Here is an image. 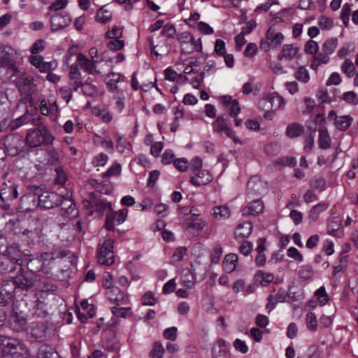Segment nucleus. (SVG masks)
Segmentation results:
<instances>
[{
	"instance_id": "1",
	"label": "nucleus",
	"mask_w": 358,
	"mask_h": 358,
	"mask_svg": "<svg viewBox=\"0 0 358 358\" xmlns=\"http://www.w3.org/2000/svg\"><path fill=\"white\" fill-rule=\"evenodd\" d=\"M34 129H29L26 136V143L31 148H37L41 145H49L55 140V137L48 128L43 124L38 122Z\"/></svg>"
},
{
	"instance_id": "2",
	"label": "nucleus",
	"mask_w": 358,
	"mask_h": 358,
	"mask_svg": "<svg viewBox=\"0 0 358 358\" xmlns=\"http://www.w3.org/2000/svg\"><path fill=\"white\" fill-rule=\"evenodd\" d=\"M26 305L27 303L23 300L17 301L13 303V314L10 317L9 324L10 327L16 331L26 329L29 316Z\"/></svg>"
},
{
	"instance_id": "3",
	"label": "nucleus",
	"mask_w": 358,
	"mask_h": 358,
	"mask_svg": "<svg viewBox=\"0 0 358 358\" xmlns=\"http://www.w3.org/2000/svg\"><path fill=\"white\" fill-rule=\"evenodd\" d=\"M0 348L7 353L20 354L22 358H29V351L20 341L6 336H0Z\"/></svg>"
},
{
	"instance_id": "4",
	"label": "nucleus",
	"mask_w": 358,
	"mask_h": 358,
	"mask_svg": "<svg viewBox=\"0 0 358 358\" xmlns=\"http://www.w3.org/2000/svg\"><path fill=\"white\" fill-rule=\"evenodd\" d=\"M38 206L41 209H51L59 206V195L54 192L43 190L41 186H36Z\"/></svg>"
},
{
	"instance_id": "5",
	"label": "nucleus",
	"mask_w": 358,
	"mask_h": 358,
	"mask_svg": "<svg viewBox=\"0 0 358 358\" xmlns=\"http://www.w3.org/2000/svg\"><path fill=\"white\" fill-rule=\"evenodd\" d=\"M36 185L26 186V192L20 197L18 209L21 212L27 213L38 208L35 190Z\"/></svg>"
},
{
	"instance_id": "6",
	"label": "nucleus",
	"mask_w": 358,
	"mask_h": 358,
	"mask_svg": "<svg viewBox=\"0 0 358 358\" xmlns=\"http://www.w3.org/2000/svg\"><path fill=\"white\" fill-rule=\"evenodd\" d=\"M18 91L22 96L28 98L36 92V85L31 76H26L24 73L13 80Z\"/></svg>"
},
{
	"instance_id": "7",
	"label": "nucleus",
	"mask_w": 358,
	"mask_h": 358,
	"mask_svg": "<svg viewBox=\"0 0 358 358\" xmlns=\"http://www.w3.org/2000/svg\"><path fill=\"white\" fill-rule=\"evenodd\" d=\"M17 185L8 180L2 183L0 189V199L3 201L1 207L7 210L10 208V202L17 199L18 196Z\"/></svg>"
},
{
	"instance_id": "8",
	"label": "nucleus",
	"mask_w": 358,
	"mask_h": 358,
	"mask_svg": "<svg viewBox=\"0 0 358 358\" xmlns=\"http://www.w3.org/2000/svg\"><path fill=\"white\" fill-rule=\"evenodd\" d=\"M99 246L97 255L98 262L102 265H112L115 262L113 241L110 238L106 239L103 243L99 244Z\"/></svg>"
},
{
	"instance_id": "9",
	"label": "nucleus",
	"mask_w": 358,
	"mask_h": 358,
	"mask_svg": "<svg viewBox=\"0 0 358 358\" xmlns=\"http://www.w3.org/2000/svg\"><path fill=\"white\" fill-rule=\"evenodd\" d=\"M38 273L30 269L27 271H22L20 274L13 278V280L16 287L28 289L35 287L36 282L38 280Z\"/></svg>"
},
{
	"instance_id": "10",
	"label": "nucleus",
	"mask_w": 358,
	"mask_h": 358,
	"mask_svg": "<svg viewBox=\"0 0 358 358\" xmlns=\"http://www.w3.org/2000/svg\"><path fill=\"white\" fill-rule=\"evenodd\" d=\"M128 210L127 208L121 209L118 211L108 210L106 216L105 227L110 231H113L115 224H121L127 220Z\"/></svg>"
},
{
	"instance_id": "11",
	"label": "nucleus",
	"mask_w": 358,
	"mask_h": 358,
	"mask_svg": "<svg viewBox=\"0 0 358 358\" xmlns=\"http://www.w3.org/2000/svg\"><path fill=\"white\" fill-rule=\"evenodd\" d=\"M77 63L80 68L85 72L92 75H101V71L97 69V64L100 62L98 59H90L84 54L80 53L77 57Z\"/></svg>"
},
{
	"instance_id": "12",
	"label": "nucleus",
	"mask_w": 358,
	"mask_h": 358,
	"mask_svg": "<svg viewBox=\"0 0 358 358\" xmlns=\"http://www.w3.org/2000/svg\"><path fill=\"white\" fill-rule=\"evenodd\" d=\"M3 145L10 155H15L23 148V137L18 134L8 135L4 138Z\"/></svg>"
},
{
	"instance_id": "13",
	"label": "nucleus",
	"mask_w": 358,
	"mask_h": 358,
	"mask_svg": "<svg viewBox=\"0 0 358 358\" xmlns=\"http://www.w3.org/2000/svg\"><path fill=\"white\" fill-rule=\"evenodd\" d=\"M16 288L13 279L2 280L0 282V303L3 306L8 304L13 297Z\"/></svg>"
},
{
	"instance_id": "14",
	"label": "nucleus",
	"mask_w": 358,
	"mask_h": 358,
	"mask_svg": "<svg viewBox=\"0 0 358 358\" xmlns=\"http://www.w3.org/2000/svg\"><path fill=\"white\" fill-rule=\"evenodd\" d=\"M71 18L68 13L61 12L52 15L50 17L51 30L57 31L69 26Z\"/></svg>"
},
{
	"instance_id": "15",
	"label": "nucleus",
	"mask_w": 358,
	"mask_h": 358,
	"mask_svg": "<svg viewBox=\"0 0 358 358\" xmlns=\"http://www.w3.org/2000/svg\"><path fill=\"white\" fill-rule=\"evenodd\" d=\"M101 346L108 352H113L118 348V340L115 333L112 329H108L103 334L101 341Z\"/></svg>"
},
{
	"instance_id": "16",
	"label": "nucleus",
	"mask_w": 358,
	"mask_h": 358,
	"mask_svg": "<svg viewBox=\"0 0 358 358\" xmlns=\"http://www.w3.org/2000/svg\"><path fill=\"white\" fill-rule=\"evenodd\" d=\"M106 296L115 305L120 306L127 303V299L124 294L117 287H113L106 290Z\"/></svg>"
},
{
	"instance_id": "17",
	"label": "nucleus",
	"mask_w": 358,
	"mask_h": 358,
	"mask_svg": "<svg viewBox=\"0 0 358 358\" xmlns=\"http://www.w3.org/2000/svg\"><path fill=\"white\" fill-rule=\"evenodd\" d=\"M38 122H39L31 114H24L11 121L8 127L11 131H13L23 125L31 124L35 126Z\"/></svg>"
},
{
	"instance_id": "18",
	"label": "nucleus",
	"mask_w": 358,
	"mask_h": 358,
	"mask_svg": "<svg viewBox=\"0 0 358 358\" xmlns=\"http://www.w3.org/2000/svg\"><path fill=\"white\" fill-rule=\"evenodd\" d=\"M92 195L93 194H90L91 201L88 202L87 206H90L91 208H94L95 210L101 215H103L107 209L108 210L112 209L110 202H107L105 199L96 198L95 196H92Z\"/></svg>"
},
{
	"instance_id": "19",
	"label": "nucleus",
	"mask_w": 358,
	"mask_h": 358,
	"mask_svg": "<svg viewBox=\"0 0 358 358\" xmlns=\"http://www.w3.org/2000/svg\"><path fill=\"white\" fill-rule=\"evenodd\" d=\"M35 289L42 292H55L57 287L44 276L38 274Z\"/></svg>"
},
{
	"instance_id": "20",
	"label": "nucleus",
	"mask_w": 358,
	"mask_h": 358,
	"mask_svg": "<svg viewBox=\"0 0 358 358\" xmlns=\"http://www.w3.org/2000/svg\"><path fill=\"white\" fill-rule=\"evenodd\" d=\"M299 50V47L296 44L284 45L278 56V60H292L297 55Z\"/></svg>"
},
{
	"instance_id": "21",
	"label": "nucleus",
	"mask_w": 358,
	"mask_h": 358,
	"mask_svg": "<svg viewBox=\"0 0 358 358\" xmlns=\"http://www.w3.org/2000/svg\"><path fill=\"white\" fill-rule=\"evenodd\" d=\"M263 209L264 204L262 201L259 199H256L249 203L248 206L241 210V212L243 216L257 215L262 213Z\"/></svg>"
},
{
	"instance_id": "22",
	"label": "nucleus",
	"mask_w": 358,
	"mask_h": 358,
	"mask_svg": "<svg viewBox=\"0 0 358 358\" xmlns=\"http://www.w3.org/2000/svg\"><path fill=\"white\" fill-rule=\"evenodd\" d=\"M213 180V176L206 170L199 171L195 176L190 179V182L194 186H201L210 183Z\"/></svg>"
},
{
	"instance_id": "23",
	"label": "nucleus",
	"mask_w": 358,
	"mask_h": 358,
	"mask_svg": "<svg viewBox=\"0 0 358 358\" xmlns=\"http://www.w3.org/2000/svg\"><path fill=\"white\" fill-rule=\"evenodd\" d=\"M213 358H228V346L224 339L220 338L217 341L215 345L212 350Z\"/></svg>"
},
{
	"instance_id": "24",
	"label": "nucleus",
	"mask_w": 358,
	"mask_h": 358,
	"mask_svg": "<svg viewBox=\"0 0 358 358\" xmlns=\"http://www.w3.org/2000/svg\"><path fill=\"white\" fill-rule=\"evenodd\" d=\"M266 38L268 39L271 48H278L284 41V36L281 32H276L273 27L267 30Z\"/></svg>"
},
{
	"instance_id": "25",
	"label": "nucleus",
	"mask_w": 358,
	"mask_h": 358,
	"mask_svg": "<svg viewBox=\"0 0 358 358\" xmlns=\"http://www.w3.org/2000/svg\"><path fill=\"white\" fill-rule=\"evenodd\" d=\"M327 232L329 234L341 238L343 236L341 220L338 217L329 220L327 224Z\"/></svg>"
},
{
	"instance_id": "26",
	"label": "nucleus",
	"mask_w": 358,
	"mask_h": 358,
	"mask_svg": "<svg viewBox=\"0 0 358 358\" xmlns=\"http://www.w3.org/2000/svg\"><path fill=\"white\" fill-rule=\"evenodd\" d=\"M252 224L250 222H245L239 224L234 232L235 238H244L248 237L252 232Z\"/></svg>"
},
{
	"instance_id": "27",
	"label": "nucleus",
	"mask_w": 358,
	"mask_h": 358,
	"mask_svg": "<svg viewBox=\"0 0 358 358\" xmlns=\"http://www.w3.org/2000/svg\"><path fill=\"white\" fill-rule=\"evenodd\" d=\"M37 358H60V356L51 346L42 345L38 350Z\"/></svg>"
},
{
	"instance_id": "28",
	"label": "nucleus",
	"mask_w": 358,
	"mask_h": 358,
	"mask_svg": "<svg viewBox=\"0 0 358 358\" xmlns=\"http://www.w3.org/2000/svg\"><path fill=\"white\" fill-rule=\"evenodd\" d=\"M40 111L44 115H50L55 118L58 112V107L56 102L48 104L46 101L43 100L41 103Z\"/></svg>"
},
{
	"instance_id": "29",
	"label": "nucleus",
	"mask_w": 358,
	"mask_h": 358,
	"mask_svg": "<svg viewBox=\"0 0 358 358\" xmlns=\"http://www.w3.org/2000/svg\"><path fill=\"white\" fill-rule=\"evenodd\" d=\"M59 205L62 206V209L64 210V213L67 215L75 216L78 214L76 205L71 199H63L59 196Z\"/></svg>"
},
{
	"instance_id": "30",
	"label": "nucleus",
	"mask_w": 358,
	"mask_h": 358,
	"mask_svg": "<svg viewBox=\"0 0 358 358\" xmlns=\"http://www.w3.org/2000/svg\"><path fill=\"white\" fill-rule=\"evenodd\" d=\"M304 131L303 125L299 123L294 122L289 124L285 131V134L290 138H294L300 136Z\"/></svg>"
},
{
	"instance_id": "31",
	"label": "nucleus",
	"mask_w": 358,
	"mask_h": 358,
	"mask_svg": "<svg viewBox=\"0 0 358 358\" xmlns=\"http://www.w3.org/2000/svg\"><path fill=\"white\" fill-rule=\"evenodd\" d=\"M329 204L322 202L313 206L309 211L308 219L310 222H315L319 217L320 213L326 210Z\"/></svg>"
},
{
	"instance_id": "32",
	"label": "nucleus",
	"mask_w": 358,
	"mask_h": 358,
	"mask_svg": "<svg viewBox=\"0 0 358 358\" xmlns=\"http://www.w3.org/2000/svg\"><path fill=\"white\" fill-rule=\"evenodd\" d=\"M318 145L321 149H327L331 146V137L325 127L319 129Z\"/></svg>"
},
{
	"instance_id": "33",
	"label": "nucleus",
	"mask_w": 358,
	"mask_h": 358,
	"mask_svg": "<svg viewBox=\"0 0 358 358\" xmlns=\"http://www.w3.org/2000/svg\"><path fill=\"white\" fill-rule=\"evenodd\" d=\"M238 260V256L235 254L227 255L222 262L224 270L227 273H231L236 268V262Z\"/></svg>"
},
{
	"instance_id": "34",
	"label": "nucleus",
	"mask_w": 358,
	"mask_h": 358,
	"mask_svg": "<svg viewBox=\"0 0 358 358\" xmlns=\"http://www.w3.org/2000/svg\"><path fill=\"white\" fill-rule=\"evenodd\" d=\"M11 259L3 255L0 257V272L11 273L17 268L16 264H14Z\"/></svg>"
},
{
	"instance_id": "35",
	"label": "nucleus",
	"mask_w": 358,
	"mask_h": 358,
	"mask_svg": "<svg viewBox=\"0 0 358 358\" xmlns=\"http://www.w3.org/2000/svg\"><path fill=\"white\" fill-rule=\"evenodd\" d=\"M256 282H259L262 286H267L274 279V275L271 273H266L262 271H258L255 275Z\"/></svg>"
},
{
	"instance_id": "36",
	"label": "nucleus",
	"mask_w": 358,
	"mask_h": 358,
	"mask_svg": "<svg viewBox=\"0 0 358 358\" xmlns=\"http://www.w3.org/2000/svg\"><path fill=\"white\" fill-rule=\"evenodd\" d=\"M264 187V183L257 176H252L248 182L247 189L249 192H254L255 194H259L260 189Z\"/></svg>"
},
{
	"instance_id": "37",
	"label": "nucleus",
	"mask_w": 358,
	"mask_h": 358,
	"mask_svg": "<svg viewBox=\"0 0 358 358\" xmlns=\"http://www.w3.org/2000/svg\"><path fill=\"white\" fill-rule=\"evenodd\" d=\"M120 74L115 72L110 73L106 77V85L111 92H114L117 89V83L120 82Z\"/></svg>"
},
{
	"instance_id": "38",
	"label": "nucleus",
	"mask_w": 358,
	"mask_h": 358,
	"mask_svg": "<svg viewBox=\"0 0 358 358\" xmlns=\"http://www.w3.org/2000/svg\"><path fill=\"white\" fill-rule=\"evenodd\" d=\"M352 122V117L351 116L343 115L338 116V117L336 118L334 124L338 129L345 131L350 127Z\"/></svg>"
},
{
	"instance_id": "39",
	"label": "nucleus",
	"mask_w": 358,
	"mask_h": 358,
	"mask_svg": "<svg viewBox=\"0 0 358 358\" xmlns=\"http://www.w3.org/2000/svg\"><path fill=\"white\" fill-rule=\"evenodd\" d=\"M82 91L84 95L87 96H93L97 94V87L96 85L92 84V80L90 78L83 82Z\"/></svg>"
},
{
	"instance_id": "40",
	"label": "nucleus",
	"mask_w": 358,
	"mask_h": 358,
	"mask_svg": "<svg viewBox=\"0 0 358 358\" xmlns=\"http://www.w3.org/2000/svg\"><path fill=\"white\" fill-rule=\"evenodd\" d=\"M131 310L130 307L123 308L117 305L110 308L112 314L116 318H126L129 315L131 314Z\"/></svg>"
},
{
	"instance_id": "41",
	"label": "nucleus",
	"mask_w": 358,
	"mask_h": 358,
	"mask_svg": "<svg viewBox=\"0 0 358 358\" xmlns=\"http://www.w3.org/2000/svg\"><path fill=\"white\" fill-rule=\"evenodd\" d=\"M92 185H94L96 189L101 194H109L113 190L112 183L108 181L102 183H98L96 180H92Z\"/></svg>"
},
{
	"instance_id": "42",
	"label": "nucleus",
	"mask_w": 358,
	"mask_h": 358,
	"mask_svg": "<svg viewBox=\"0 0 358 358\" xmlns=\"http://www.w3.org/2000/svg\"><path fill=\"white\" fill-rule=\"evenodd\" d=\"M5 255L13 260L12 262L16 264L17 266L20 265V262H22V255L20 250L17 247L11 246L8 248Z\"/></svg>"
},
{
	"instance_id": "43",
	"label": "nucleus",
	"mask_w": 358,
	"mask_h": 358,
	"mask_svg": "<svg viewBox=\"0 0 358 358\" xmlns=\"http://www.w3.org/2000/svg\"><path fill=\"white\" fill-rule=\"evenodd\" d=\"M213 211V216L218 220L226 219L230 216L229 208L226 206H215Z\"/></svg>"
},
{
	"instance_id": "44",
	"label": "nucleus",
	"mask_w": 358,
	"mask_h": 358,
	"mask_svg": "<svg viewBox=\"0 0 358 358\" xmlns=\"http://www.w3.org/2000/svg\"><path fill=\"white\" fill-rule=\"evenodd\" d=\"M314 275V270L310 265L301 266L299 270V278L301 280L305 281L310 279Z\"/></svg>"
},
{
	"instance_id": "45",
	"label": "nucleus",
	"mask_w": 358,
	"mask_h": 358,
	"mask_svg": "<svg viewBox=\"0 0 358 358\" xmlns=\"http://www.w3.org/2000/svg\"><path fill=\"white\" fill-rule=\"evenodd\" d=\"M338 45V40L336 38H328L322 45V49L324 53L331 55L334 52L335 48Z\"/></svg>"
},
{
	"instance_id": "46",
	"label": "nucleus",
	"mask_w": 358,
	"mask_h": 358,
	"mask_svg": "<svg viewBox=\"0 0 358 358\" xmlns=\"http://www.w3.org/2000/svg\"><path fill=\"white\" fill-rule=\"evenodd\" d=\"M112 13L110 10L104 9L103 7L99 8L97 11L96 19L98 22L101 23H106L110 20Z\"/></svg>"
},
{
	"instance_id": "47",
	"label": "nucleus",
	"mask_w": 358,
	"mask_h": 358,
	"mask_svg": "<svg viewBox=\"0 0 358 358\" xmlns=\"http://www.w3.org/2000/svg\"><path fill=\"white\" fill-rule=\"evenodd\" d=\"M318 24L323 30L331 29L334 26L333 20L326 15H320L318 17Z\"/></svg>"
},
{
	"instance_id": "48",
	"label": "nucleus",
	"mask_w": 358,
	"mask_h": 358,
	"mask_svg": "<svg viewBox=\"0 0 358 358\" xmlns=\"http://www.w3.org/2000/svg\"><path fill=\"white\" fill-rule=\"evenodd\" d=\"M222 252L223 250L222 246L218 243L215 244L210 255L211 263L217 264L220 259Z\"/></svg>"
},
{
	"instance_id": "49",
	"label": "nucleus",
	"mask_w": 358,
	"mask_h": 358,
	"mask_svg": "<svg viewBox=\"0 0 358 358\" xmlns=\"http://www.w3.org/2000/svg\"><path fill=\"white\" fill-rule=\"evenodd\" d=\"M122 172V166L119 163H114L105 173L102 177L119 176Z\"/></svg>"
},
{
	"instance_id": "50",
	"label": "nucleus",
	"mask_w": 358,
	"mask_h": 358,
	"mask_svg": "<svg viewBox=\"0 0 358 358\" xmlns=\"http://www.w3.org/2000/svg\"><path fill=\"white\" fill-rule=\"evenodd\" d=\"M306 321V327L309 330L312 331H315L317 330V320L313 313L309 312L307 313Z\"/></svg>"
},
{
	"instance_id": "51",
	"label": "nucleus",
	"mask_w": 358,
	"mask_h": 358,
	"mask_svg": "<svg viewBox=\"0 0 358 358\" xmlns=\"http://www.w3.org/2000/svg\"><path fill=\"white\" fill-rule=\"evenodd\" d=\"M297 80L306 83L310 79L308 71L303 66H300L295 73Z\"/></svg>"
},
{
	"instance_id": "52",
	"label": "nucleus",
	"mask_w": 358,
	"mask_h": 358,
	"mask_svg": "<svg viewBox=\"0 0 358 358\" xmlns=\"http://www.w3.org/2000/svg\"><path fill=\"white\" fill-rule=\"evenodd\" d=\"M341 69L343 73L346 74L348 78H351L354 76L355 71V67L350 59H346L341 66Z\"/></svg>"
},
{
	"instance_id": "53",
	"label": "nucleus",
	"mask_w": 358,
	"mask_h": 358,
	"mask_svg": "<svg viewBox=\"0 0 358 358\" xmlns=\"http://www.w3.org/2000/svg\"><path fill=\"white\" fill-rule=\"evenodd\" d=\"M14 226H15L14 231H13L14 234H20L22 233L24 235L29 236L30 238H34V236L35 235L38 236L41 233V230L38 229H24L23 231H21L20 230H18V229H20L19 223H17V224H15Z\"/></svg>"
},
{
	"instance_id": "54",
	"label": "nucleus",
	"mask_w": 358,
	"mask_h": 358,
	"mask_svg": "<svg viewBox=\"0 0 358 358\" xmlns=\"http://www.w3.org/2000/svg\"><path fill=\"white\" fill-rule=\"evenodd\" d=\"M351 13V5L345 3L343 5L342 11L340 15L341 20L345 27H348L350 21V15Z\"/></svg>"
},
{
	"instance_id": "55",
	"label": "nucleus",
	"mask_w": 358,
	"mask_h": 358,
	"mask_svg": "<svg viewBox=\"0 0 358 358\" xmlns=\"http://www.w3.org/2000/svg\"><path fill=\"white\" fill-rule=\"evenodd\" d=\"M318 50V43L312 39L308 41L304 45V51L306 54L315 55Z\"/></svg>"
},
{
	"instance_id": "56",
	"label": "nucleus",
	"mask_w": 358,
	"mask_h": 358,
	"mask_svg": "<svg viewBox=\"0 0 358 358\" xmlns=\"http://www.w3.org/2000/svg\"><path fill=\"white\" fill-rule=\"evenodd\" d=\"M8 73H10V78L12 79V80L24 73V71L19 69L14 63L8 64Z\"/></svg>"
},
{
	"instance_id": "57",
	"label": "nucleus",
	"mask_w": 358,
	"mask_h": 358,
	"mask_svg": "<svg viewBox=\"0 0 358 358\" xmlns=\"http://www.w3.org/2000/svg\"><path fill=\"white\" fill-rule=\"evenodd\" d=\"M113 39L114 40H112L107 43V48L110 50H113V51H117V50H122L125 45L124 41L120 40L119 38H113Z\"/></svg>"
},
{
	"instance_id": "58",
	"label": "nucleus",
	"mask_w": 358,
	"mask_h": 358,
	"mask_svg": "<svg viewBox=\"0 0 358 358\" xmlns=\"http://www.w3.org/2000/svg\"><path fill=\"white\" fill-rule=\"evenodd\" d=\"M315 295L317 296L319 303L322 306L325 305L329 301V296L326 293V289L324 286L317 289L315 292Z\"/></svg>"
},
{
	"instance_id": "59",
	"label": "nucleus",
	"mask_w": 358,
	"mask_h": 358,
	"mask_svg": "<svg viewBox=\"0 0 358 358\" xmlns=\"http://www.w3.org/2000/svg\"><path fill=\"white\" fill-rule=\"evenodd\" d=\"M342 99L348 103L356 106L358 104V96L352 91L347 92L343 94Z\"/></svg>"
},
{
	"instance_id": "60",
	"label": "nucleus",
	"mask_w": 358,
	"mask_h": 358,
	"mask_svg": "<svg viewBox=\"0 0 358 358\" xmlns=\"http://www.w3.org/2000/svg\"><path fill=\"white\" fill-rule=\"evenodd\" d=\"M48 164L55 165L59 162V153L55 149H50L47 152Z\"/></svg>"
},
{
	"instance_id": "61",
	"label": "nucleus",
	"mask_w": 358,
	"mask_h": 358,
	"mask_svg": "<svg viewBox=\"0 0 358 358\" xmlns=\"http://www.w3.org/2000/svg\"><path fill=\"white\" fill-rule=\"evenodd\" d=\"M157 299L152 292H147L141 298V302L143 306H154Z\"/></svg>"
},
{
	"instance_id": "62",
	"label": "nucleus",
	"mask_w": 358,
	"mask_h": 358,
	"mask_svg": "<svg viewBox=\"0 0 358 358\" xmlns=\"http://www.w3.org/2000/svg\"><path fill=\"white\" fill-rule=\"evenodd\" d=\"M164 352V349L161 343H155L152 350L150 352L152 358H162Z\"/></svg>"
},
{
	"instance_id": "63",
	"label": "nucleus",
	"mask_w": 358,
	"mask_h": 358,
	"mask_svg": "<svg viewBox=\"0 0 358 358\" xmlns=\"http://www.w3.org/2000/svg\"><path fill=\"white\" fill-rule=\"evenodd\" d=\"M79 67L80 66L77 62L71 65L69 75L70 80L80 79L81 73L80 71Z\"/></svg>"
},
{
	"instance_id": "64",
	"label": "nucleus",
	"mask_w": 358,
	"mask_h": 358,
	"mask_svg": "<svg viewBox=\"0 0 358 358\" xmlns=\"http://www.w3.org/2000/svg\"><path fill=\"white\" fill-rule=\"evenodd\" d=\"M213 127L217 132L221 133L224 132L228 127L224 118L222 117H218L217 120L213 123Z\"/></svg>"
}]
</instances>
